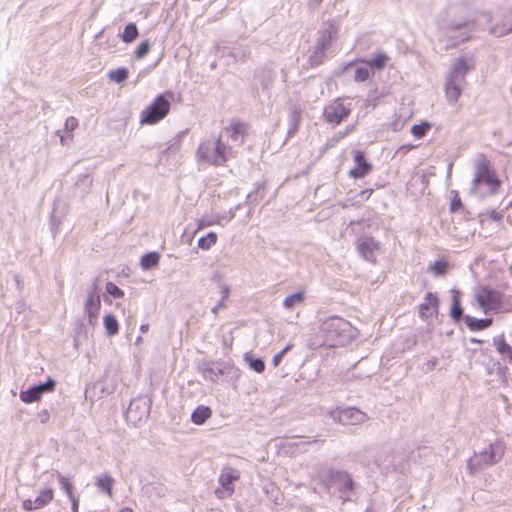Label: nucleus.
Segmentation results:
<instances>
[{
    "instance_id": "f8f14e48",
    "label": "nucleus",
    "mask_w": 512,
    "mask_h": 512,
    "mask_svg": "<svg viewBox=\"0 0 512 512\" xmlns=\"http://www.w3.org/2000/svg\"><path fill=\"white\" fill-rule=\"evenodd\" d=\"M351 107L336 99L324 108V118L328 123L339 124L350 114Z\"/></svg>"
},
{
    "instance_id": "ddd939ff",
    "label": "nucleus",
    "mask_w": 512,
    "mask_h": 512,
    "mask_svg": "<svg viewBox=\"0 0 512 512\" xmlns=\"http://www.w3.org/2000/svg\"><path fill=\"white\" fill-rule=\"evenodd\" d=\"M54 499V489L52 487H44L35 498L23 500L22 507L26 511L39 510L46 507Z\"/></svg>"
},
{
    "instance_id": "6e6552de",
    "label": "nucleus",
    "mask_w": 512,
    "mask_h": 512,
    "mask_svg": "<svg viewBox=\"0 0 512 512\" xmlns=\"http://www.w3.org/2000/svg\"><path fill=\"white\" fill-rule=\"evenodd\" d=\"M473 304L484 313L498 312L503 305V295L499 291L487 286L474 289Z\"/></svg>"
},
{
    "instance_id": "4c0bfd02",
    "label": "nucleus",
    "mask_w": 512,
    "mask_h": 512,
    "mask_svg": "<svg viewBox=\"0 0 512 512\" xmlns=\"http://www.w3.org/2000/svg\"><path fill=\"white\" fill-rule=\"evenodd\" d=\"M447 268H448L447 262L438 260V261H435L430 266V271H432L434 275L440 276L447 272Z\"/></svg>"
},
{
    "instance_id": "052dcab7",
    "label": "nucleus",
    "mask_w": 512,
    "mask_h": 512,
    "mask_svg": "<svg viewBox=\"0 0 512 512\" xmlns=\"http://www.w3.org/2000/svg\"><path fill=\"white\" fill-rule=\"evenodd\" d=\"M450 13L455 14V9L450 10Z\"/></svg>"
},
{
    "instance_id": "37998d69",
    "label": "nucleus",
    "mask_w": 512,
    "mask_h": 512,
    "mask_svg": "<svg viewBox=\"0 0 512 512\" xmlns=\"http://www.w3.org/2000/svg\"><path fill=\"white\" fill-rule=\"evenodd\" d=\"M292 345H287L284 349H282L279 353H277L272 360V363L275 367H277L280 362L282 361V358L284 355L291 349Z\"/></svg>"
},
{
    "instance_id": "473e14b6",
    "label": "nucleus",
    "mask_w": 512,
    "mask_h": 512,
    "mask_svg": "<svg viewBox=\"0 0 512 512\" xmlns=\"http://www.w3.org/2000/svg\"><path fill=\"white\" fill-rule=\"evenodd\" d=\"M138 37V29L134 23L126 25L122 34V40L126 43L133 42Z\"/></svg>"
},
{
    "instance_id": "9d476101",
    "label": "nucleus",
    "mask_w": 512,
    "mask_h": 512,
    "mask_svg": "<svg viewBox=\"0 0 512 512\" xmlns=\"http://www.w3.org/2000/svg\"><path fill=\"white\" fill-rule=\"evenodd\" d=\"M101 310V298L97 282H93L87 292L84 303V312L87 316L88 323L92 326L96 325Z\"/></svg>"
},
{
    "instance_id": "3c124183",
    "label": "nucleus",
    "mask_w": 512,
    "mask_h": 512,
    "mask_svg": "<svg viewBox=\"0 0 512 512\" xmlns=\"http://www.w3.org/2000/svg\"><path fill=\"white\" fill-rule=\"evenodd\" d=\"M511 29H504V30H501V31H498L496 28H494L492 30V33L495 34V35H498V36H502L506 33H508Z\"/></svg>"
},
{
    "instance_id": "1a4fd4ad",
    "label": "nucleus",
    "mask_w": 512,
    "mask_h": 512,
    "mask_svg": "<svg viewBox=\"0 0 512 512\" xmlns=\"http://www.w3.org/2000/svg\"><path fill=\"white\" fill-rule=\"evenodd\" d=\"M327 415L334 423L340 425H361L368 420L365 412L356 407H332L327 410Z\"/></svg>"
},
{
    "instance_id": "de8ad7c7",
    "label": "nucleus",
    "mask_w": 512,
    "mask_h": 512,
    "mask_svg": "<svg viewBox=\"0 0 512 512\" xmlns=\"http://www.w3.org/2000/svg\"><path fill=\"white\" fill-rule=\"evenodd\" d=\"M72 504V512H78L79 500L74 495L68 497Z\"/></svg>"
},
{
    "instance_id": "f03ea898",
    "label": "nucleus",
    "mask_w": 512,
    "mask_h": 512,
    "mask_svg": "<svg viewBox=\"0 0 512 512\" xmlns=\"http://www.w3.org/2000/svg\"><path fill=\"white\" fill-rule=\"evenodd\" d=\"M322 345L339 347L347 345L356 336V329L340 317H330L321 323L319 329Z\"/></svg>"
},
{
    "instance_id": "20e7f679",
    "label": "nucleus",
    "mask_w": 512,
    "mask_h": 512,
    "mask_svg": "<svg viewBox=\"0 0 512 512\" xmlns=\"http://www.w3.org/2000/svg\"><path fill=\"white\" fill-rule=\"evenodd\" d=\"M499 185L500 182L490 169L489 162L483 157L478 159L475 164L471 192L480 197H486L494 194Z\"/></svg>"
},
{
    "instance_id": "2eb2a0df",
    "label": "nucleus",
    "mask_w": 512,
    "mask_h": 512,
    "mask_svg": "<svg viewBox=\"0 0 512 512\" xmlns=\"http://www.w3.org/2000/svg\"><path fill=\"white\" fill-rule=\"evenodd\" d=\"M239 478L238 472L232 469H226L222 472L219 477V484L215 491L216 495L220 499L231 496L234 492L233 483Z\"/></svg>"
},
{
    "instance_id": "a18cd8bd",
    "label": "nucleus",
    "mask_w": 512,
    "mask_h": 512,
    "mask_svg": "<svg viewBox=\"0 0 512 512\" xmlns=\"http://www.w3.org/2000/svg\"><path fill=\"white\" fill-rule=\"evenodd\" d=\"M468 23L466 21H462V22H459V21H451L447 24L446 28L450 29V30H457V29H460L464 26H467Z\"/></svg>"
},
{
    "instance_id": "4be33fe9",
    "label": "nucleus",
    "mask_w": 512,
    "mask_h": 512,
    "mask_svg": "<svg viewBox=\"0 0 512 512\" xmlns=\"http://www.w3.org/2000/svg\"><path fill=\"white\" fill-rule=\"evenodd\" d=\"M230 139L235 143H242L245 134V125L242 123H232L227 128Z\"/></svg>"
},
{
    "instance_id": "6ab92c4d",
    "label": "nucleus",
    "mask_w": 512,
    "mask_h": 512,
    "mask_svg": "<svg viewBox=\"0 0 512 512\" xmlns=\"http://www.w3.org/2000/svg\"><path fill=\"white\" fill-rule=\"evenodd\" d=\"M494 345L501 360L505 363H512V347L505 341L504 337L494 338Z\"/></svg>"
},
{
    "instance_id": "b1692460",
    "label": "nucleus",
    "mask_w": 512,
    "mask_h": 512,
    "mask_svg": "<svg viewBox=\"0 0 512 512\" xmlns=\"http://www.w3.org/2000/svg\"><path fill=\"white\" fill-rule=\"evenodd\" d=\"M103 325L108 336H115L119 331L118 320L113 314H106L103 317Z\"/></svg>"
},
{
    "instance_id": "dca6fc26",
    "label": "nucleus",
    "mask_w": 512,
    "mask_h": 512,
    "mask_svg": "<svg viewBox=\"0 0 512 512\" xmlns=\"http://www.w3.org/2000/svg\"><path fill=\"white\" fill-rule=\"evenodd\" d=\"M235 217V209H230L227 213L219 214V213H210L203 215L197 221V231L202 230L207 227H211L214 225H224L225 222L231 221Z\"/></svg>"
},
{
    "instance_id": "5701e85b",
    "label": "nucleus",
    "mask_w": 512,
    "mask_h": 512,
    "mask_svg": "<svg viewBox=\"0 0 512 512\" xmlns=\"http://www.w3.org/2000/svg\"><path fill=\"white\" fill-rule=\"evenodd\" d=\"M465 322L471 330L478 331L488 328L492 324V319H477L475 317L466 316Z\"/></svg>"
},
{
    "instance_id": "7c9ffc66",
    "label": "nucleus",
    "mask_w": 512,
    "mask_h": 512,
    "mask_svg": "<svg viewBox=\"0 0 512 512\" xmlns=\"http://www.w3.org/2000/svg\"><path fill=\"white\" fill-rule=\"evenodd\" d=\"M388 61V56L385 53H378L375 55V57L369 61H366L365 63L367 66L375 68L377 70H381L386 66V63Z\"/></svg>"
},
{
    "instance_id": "f704fd0d",
    "label": "nucleus",
    "mask_w": 512,
    "mask_h": 512,
    "mask_svg": "<svg viewBox=\"0 0 512 512\" xmlns=\"http://www.w3.org/2000/svg\"><path fill=\"white\" fill-rule=\"evenodd\" d=\"M56 386V382L52 378H48V380L45 383H41L38 385L33 386L37 393L42 397L45 393H50L54 391Z\"/></svg>"
},
{
    "instance_id": "c9c22d12",
    "label": "nucleus",
    "mask_w": 512,
    "mask_h": 512,
    "mask_svg": "<svg viewBox=\"0 0 512 512\" xmlns=\"http://www.w3.org/2000/svg\"><path fill=\"white\" fill-rule=\"evenodd\" d=\"M430 127H431L430 124L427 122L413 125L411 128V133L415 138L421 139L426 135V133L429 131Z\"/></svg>"
},
{
    "instance_id": "8fccbe9b",
    "label": "nucleus",
    "mask_w": 512,
    "mask_h": 512,
    "mask_svg": "<svg viewBox=\"0 0 512 512\" xmlns=\"http://www.w3.org/2000/svg\"><path fill=\"white\" fill-rule=\"evenodd\" d=\"M212 280H213L214 282H217L219 285H220V283H223V282H222V275H221L220 273H214V274L212 275Z\"/></svg>"
},
{
    "instance_id": "a211bd4d",
    "label": "nucleus",
    "mask_w": 512,
    "mask_h": 512,
    "mask_svg": "<svg viewBox=\"0 0 512 512\" xmlns=\"http://www.w3.org/2000/svg\"><path fill=\"white\" fill-rule=\"evenodd\" d=\"M354 162L355 166L350 170L349 175L355 179L363 178L372 169L371 164L366 161L363 152L359 150L354 151Z\"/></svg>"
},
{
    "instance_id": "39448f33",
    "label": "nucleus",
    "mask_w": 512,
    "mask_h": 512,
    "mask_svg": "<svg viewBox=\"0 0 512 512\" xmlns=\"http://www.w3.org/2000/svg\"><path fill=\"white\" fill-rule=\"evenodd\" d=\"M504 453L505 445L503 442L499 440L491 442L468 459L467 468L471 474L480 473L482 470L500 462Z\"/></svg>"
},
{
    "instance_id": "0eeeda50",
    "label": "nucleus",
    "mask_w": 512,
    "mask_h": 512,
    "mask_svg": "<svg viewBox=\"0 0 512 512\" xmlns=\"http://www.w3.org/2000/svg\"><path fill=\"white\" fill-rule=\"evenodd\" d=\"M171 93L158 95L140 113L139 123L141 125H155L163 120L171 108Z\"/></svg>"
},
{
    "instance_id": "412c9836",
    "label": "nucleus",
    "mask_w": 512,
    "mask_h": 512,
    "mask_svg": "<svg viewBox=\"0 0 512 512\" xmlns=\"http://www.w3.org/2000/svg\"><path fill=\"white\" fill-rule=\"evenodd\" d=\"M113 485L114 479L106 473L101 474L96 478V486L108 496H112Z\"/></svg>"
},
{
    "instance_id": "423d86ee",
    "label": "nucleus",
    "mask_w": 512,
    "mask_h": 512,
    "mask_svg": "<svg viewBox=\"0 0 512 512\" xmlns=\"http://www.w3.org/2000/svg\"><path fill=\"white\" fill-rule=\"evenodd\" d=\"M339 25L336 21H326L322 24L318 32V38L315 50L310 56V62L313 65L320 64L325 58V52L329 49L332 42L337 39Z\"/></svg>"
},
{
    "instance_id": "58836bf2",
    "label": "nucleus",
    "mask_w": 512,
    "mask_h": 512,
    "mask_svg": "<svg viewBox=\"0 0 512 512\" xmlns=\"http://www.w3.org/2000/svg\"><path fill=\"white\" fill-rule=\"evenodd\" d=\"M370 72L368 67H357L354 74V80L357 82H364L368 80Z\"/></svg>"
},
{
    "instance_id": "6e6d98bb",
    "label": "nucleus",
    "mask_w": 512,
    "mask_h": 512,
    "mask_svg": "<svg viewBox=\"0 0 512 512\" xmlns=\"http://www.w3.org/2000/svg\"><path fill=\"white\" fill-rule=\"evenodd\" d=\"M468 38H469V35H467L466 33H462V34H461V38H460V40H459V41H465V40H467Z\"/></svg>"
},
{
    "instance_id": "393cba45",
    "label": "nucleus",
    "mask_w": 512,
    "mask_h": 512,
    "mask_svg": "<svg viewBox=\"0 0 512 512\" xmlns=\"http://www.w3.org/2000/svg\"><path fill=\"white\" fill-rule=\"evenodd\" d=\"M211 416V410L206 406H198L191 415V420L196 425L203 424Z\"/></svg>"
},
{
    "instance_id": "f257e3e1",
    "label": "nucleus",
    "mask_w": 512,
    "mask_h": 512,
    "mask_svg": "<svg viewBox=\"0 0 512 512\" xmlns=\"http://www.w3.org/2000/svg\"><path fill=\"white\" fill-rule=\"evenodd\" d=\"M471 57L462 56L452 64L445 78V97L450 104H455L466 86V74L474 69Z\"/></svg>"
},
{
    "instance_id": "c03bdc74",
    "label": "nucleus",
    "mask_w": 512,
    "mask_h": 512,
    "mask_svg": "<svg viewBox=\"0 0 512 512\" xmlns=\"http://www.w3.org/2000/svg\"><path fill=\"white\" fill-rule=\"evenodd\" d=\"M78 126V120L75 117H68L64 123V129L68 132H72Z\"/></svg>"
},
{
    "instance_id": "09e8293b",
    "label": "nucleus",
    "mask_w": 512,
    "mask_h": 512,
    "mask_svg": "<svg viewBox=\"0 0 512 512\" xmlns=\"http://www.w3.org/2000/svg\"><path fill=\"white\" fill-rule=\"evenodd\" d=\"M488 216H489V218H490V219H492L493 221H500V220H501V218H502V215H501L499 212L495 211V210L490 211V212L488 213Z\"/></svg>"
},
{
    "instance_id": "4468645a",
    "label": "nucleus",
    "mask_w": 512,
    "mask_h": 512,
    "mask_svg": "<svg viewBox=\"0 0 512 512\" xmlns=\"http://www.w3.org/2000/svg\"><path fill=\"white\" fill-rule=\"evenodd\" d=\"M356 248L364 260L374 263L380 250V244L373 237L363 236L357 239Z\"/></svg>"
},
{
    "instance_id": "a878e982",
    "label": "nucleus",
    "mask_w": 512,
    "mask_h": 512,
    "mask_svg": "<svg viewBox=\"0 0 512 512\" xmlns=\"http://www.w3.org/2000/svg\"><path fill=\"white\" fill-rule=\"evenodd\" d=\"M336 481L339 485V490L343 493L351 491L353 489V480L351 476L346 472H337L336 473Z\"/></svg>"
},
{
    "instance_id": "e433bc0d",
    "label": "nucleus",
    "mask_w": 512,
    "mask_h": 512,
    "mask_svg": "<svg viewBox=\"0 0 512 512\" xmlns=\"http://www.w3.org/2000/svg\"><path fill=\"white\" fill-rule=\"evenodd\" d=\"M56 478H57L59 484L61 485L62 489L65 491L67 497H71L73 495V492H72L73 485L70 482V480L60 473L56 474Z\"/></svg>"
},
{
    "instance_id": "79ce46f5",
    "label": "nucleus",
    "mask_w": 512,
    "mask_h": 512,
    "mask_svg": "<svg viewBox=\"0 0 512 512\" xmlns=\"http://www.w3.org/2000/svg\"><path fill=\"white\" fill-rule=\"evenodd\" d=\"M219 290L221 294V301L227 302L229 296H230V287L227 283H220Z\"/></svg>"
},
{
    "instance_id": "a19ab883",
    "label": "nucleus",
    "mask_w": 512,
    "mask_h": 512,
    "mask_svg": "<svg viewBox=\"0 0 512 512\" xmlns=\"http://www.w3.org/2000/svg\"><path fill=\"white\" fill-rule=\"evenodd\" d=\"M150 50V44L148 41H143L141 42L136 51H135V56L137 59H142Z\"/></svg>"
},
{
    "instance_id": "4d7b16f0",
    "label": "nucleus",
    "mask_w": 512,
    "mask_h": 512,
    "mask_svg": "<svg viewBox=\"0 0 512 512\" xmlns=\"http://www.w3.org/2000/svg\"><path fill=\"white\" fill-rule=\"evenodd\" d=\"M311 442H304V441H299V443H295L296 446H300V445H309Z\"/></svg>"
},
{
    "instance_id": "c756f323",
    "label": "nucleus",
    "mask_w": 512,
    "mask_h": 512,
    "mask_svg": "<svg viewBox=\"0 0 512 512\" xmlns=\"http://www.w3.org/2000/svg\"><path fill=\"white\" fill-rule=\"evenodd\" d=\"M244 360L249 365L250 369L257 373H262L265 370V364L263 360L254 358L251 354L247 353L244 355Z\"/></svg>"
},
{
    "instance_id": "9b49d317",
    "label": "nucleus",
    "mask_w": 512,
    "mask_h": 512,
    "mask_svg": "<svg viewBox=\"0 0 512 512\" xmlns=\"http://www.w3.org/2000/svg\"><path fill=\"white\" fill-rule=\"evenodd\" d=\"M150 405V400L147 398L133 400L126 412L127 421L133 425H137L147 419L150 414Z\"/></svg>"
},
{
    "instance_id": "864d4df0",
    "label": "nucleus",
    "mask_w": 512,
    "mask_h": 512,
    "mask_svg": "<svg viewBox=\"0 0 512 512\" xmlns=\"http://www.w3.org/2000/svg\"><path fill=\"white\" fill-rule=\"evenodd\" d=\"M143 343V338L141 336L137 337L135 340V345L140 346Z\"/></svg>"
},
{
    "instance_id": "bf43d9fd",
    "label": "nucleus",
    "mask_w": 512,
    "mask_h": 512,
    "mask_svg": "<svg viewBox=\"0 0 512 512\" xmlns=\"http://www.w3.org/2000/svg\"><path fill=\"white\" fill-rule=\"evenodd\" d=\"M60 141L63 144L64 142H66V139L64 137H61Z\"/></svg>"
},
{
    "instance_id": "49530a36",
    "label": "nucleus",
    "mask_w": 512,
    "mask_h": 512,
    "mask_svg": "<svg viewBox=\"0 0 512 512\" xmlns=\"http://www.w3.org/2000/svg\"><path fill=\"white\" fill-rule=\"evenodd\" d=\"M226 307V302L219 301L215 306L211 308V312L216 315L220 309H223Z\"/></svg>"
},
{
    "instance_id": "2f4dec72",
    "label": "nucleus",
    "mask_w": 512,
    "mask_h": 512,
    "mask_svg": "<svg viewBox=\"0 0 512 512\" xmlns=\"http://www.w3.org/2000/svg\"><path fill=\"white\" fill-rule=\"evenodd\" d=\"M129 72L126 68L121 67L115 70H112L108 73V78L116 83H122L128 78Z\"/></svg>"
},
{
    "instance_id": "ea45409f",
    "label": "nucleus",
    "mask_w": 512,
    "mask_h": 512,
    "mask_svg": "<svg viewBox=\"0 0 512 512\" xmlns=\"http://www.w3.org/2000/svg\"><path fill=\"white\" fill-rule=\"evenodd\" d=\"M106 291L114 298H122L124 296L123 290H121L115 283L108 282L106 284Z\"/></svg>"
},
{
    "instance_id": "bb28decb",
    "label": "nucleus",
    "mask_w": 512,
    "mask_h": 512,
    "mask_svg": "<svg viewBox=\"0 0 512 512\" xmlns=\"http://www.w3.org/2000/svg\"><path fill=\"white\" fill-rule=\"evenodd\" d=\"M160 255L157 252H149L142 256L140 265L142 269L149 270L158 266Z\"/></svg>"
},
{
    "instance_id": "72a5a7b5",
    "label": "nucleus",
    "mask_w": 512,
    "mask_h": 512,
    "mask_svg": "<svg viewBox=\"0 0 512 512\" xmlns=\"http://www.w3.org/2000/svg\"><path fill=\"white\" fill-rule=\"evenodd\" d=\"M19 397L24 403H33L41 399L34 387L21 391Z\"/></svg>"
},
{
    "instance_id": "5fc2aeb1",
    "label": "nucleus",
    "mask_w": 512,
    "mask_h": 512,
    "mask_svg": "<svg viewBox=\"0 0 512 512\" xmlns=\"http://www.w3.org/2000/svg\"><path fill=\"white\" fill-rule=\"evenodd\" d=\"M451 206L452 210H455L456 206H460V200L453 201Z\"/></svg>"
},
{
    "instance_id": "f3484780",
    "label": "nucleus",
    "mask_w": 512,
    "mask_h": 512,
    "mask_svg": "<svg viewBox=\"0 0 512 512\" xmlns=\"http://www.w3.org/2000/svg\"><path fill=\"white\" fill-rule=\"evenodd\" d=\"M439 301L435 294L428 292L424 298V301L419 306L420 316L430 321L438 314Z\"/></svg>"
},
{
    "instance_id": "c85d7f7f",
    "label": "nucleus",
    "mask_w": 512,
    "mask_h": 512,
    "mask_svg": "<svg viewBox=\"0 0 512 512\" xmlns=\"http://www.w3.org/2000/svg\"><path fill=\"white\" fill-rule=\"evenodd\" d=\"M450 315L455 320H459L460 317L462 316L459 292L457 290H452V307Z\"/></svg>"
},
{
    "instance_id": "13d9d810",
    "label": "nucleus",
    "mask_w": 512,
    "mask_h": 512,
    "mask_svg": "<svg viewBox=\"0 0 512 512\" xmlns=\"http://www.w3.org/2000/svg\"><path fill=\"white\" fill-rule=\"evenodd\" d=\"M119 512H133V511L129 508H124V509L120 510Z\"/></svg>"
},
{
    "instance_id": "cd10ccee",
    "label": "nucleus",
    "mask_w": 512,
    "mask_h": 512,
    "mask_svg": "<svg viewBox=\"0 0 512 512\" xmlns=\"http://www.w3.org/2000/svg\"><path fill=\"white\" fill-rule=\"evenodd\" d=\"M217 239L218 237L215 232H209L198 240L197 246L199 249L207 251L216 244Z\"/></svg>"
},
{
    "instance_id": "680f3d73",
    "label": "nucleus",
    "mask_w": 512,
    "mask_h": 512,
    "mask_svg": "<svg viewBox=\"0 0 512 512\" xmlns=\"http://www.w3.org/2000/svg\"><path fill=\"white\" fill-rule=\"evenodd\" d=\"M365 512H372V511H370V510H366Z\"/></svg>"
},
{
    "instance_id": "aec40b11",
    "label": "nucleus",
    "mask_w": 512,
    "mask_h": 512,
    "mask_svg": "<svg viewBox=\"0 0 512 512\" xmlns=\"http://www.w3.org/2000/svg\"><path fill=\"white\" fill-rule=\"evenodd\" d=\"M306 293L304 290H300L288 295L283 300V307L286 310H292L295 307L302 305L305 301Z\"/></svg>"
},
{
    "instance_id": "603ef678",
    "label": "nucleus",
    "mask_w": 512,
    "mask_h": 512,
    "mask_svg": "<svg viewBox=\"0 0 512 512\" xmlns=\"http://www.w3.org/2000/svg\"><path fill=\"white\" fill-rule=\"evenodd\" d=\"M139 330L141 333H146L149 330V324L145 323L140 325Z\"/></svg>"
},
{
    "instance_id": "7ed1b4c3",
    "label": "nucleus",
    "mask_w": 512,
    "mask_h": 512,
    "mask_svg": "<svg viewBox=\"0 0 512 512\" xmlns=\"http://www.w3.org/2000/svg\"><path fill=\"white\" fill-rule=\"evenodd\" d=\"M230 157L231 149L217 136L204 139L196 150V160L201 164L221 166Z\"/></svg>"
}]
</instances>
